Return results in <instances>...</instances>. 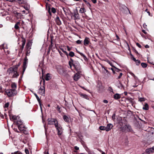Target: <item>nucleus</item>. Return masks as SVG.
I'll return each mask as SVG.
<instances>
[{"label":"nucleus","instance_id":"obj_1","mask_svg":"<svg viewBox=\"0 0 154 154\" xmlns=\"http://www.w3.org/2000/svg\"><path fill=\"white\" fill-rule=\"evenodd\" d=\"M17 68H11L8 70V72L9 73H12L13 78L17 77L19 75L17 72L16 71Z\"/></svg>","mask_w":154,"mask_h":154},{"label":"nucleus","instance_id":"obj_2","mask_svg":"<svg viewBox=\"0 0 154 154\" xmlns=\"http://www.w3.org/2000/svg\"><path fill=\"white\" fill-rule=\"evenodd\" d=\"M70 60L71 61H72V64L74 67L75 70L77 71H79L81 69V67L78 61H77L73 60L72 59H71Z\"/></svg>","mask_w":154,"mask_h":154},{"label":"nucleus","instance_id":"obj_3","mask_svg":"<svg viewBox=\"0 0 154 154\" xmlns=\"http://www.w3.org/2000/svg\"><path fill=\"white\" fill-rule=\"evenodd\" d=\"M6 93L9 97H11L16 95L17 92L15 89H10L7 90Z\"/></svg>","mask_w":154,"mask_h":154},{"label":"nucleus","instance_id":"obj_4","mask_svg":"<svg viewBox=\"0 0 154 154\" xmlns=\"http://www.w3.org/2000/svg\"><path fill=\"white\" fill-rule=\"evenodd\" d=\"M55 127L56 128L58 135H61L63 133V129L60 125H59L58 123H56L55 124Z\"/></svg>","mask_w":154,"mask_h":154},{"label":"nucleus","instance_id":"obj_5","mask_svg":"<svg viewBox=\"0 0 154 154\" xmlns=\"http://www.w3.org/2000/svg\"><path fill=\"white\" fill-rule=\"evenodd\" d=\"M57 70L60 74L64 75H66L67 74V70L64 68L62 67L59 68Z\"/></svg>","mask_w":154,"mask_h":154},{"label":"nucleus","instance_id":"obj_6","mask_svg":"<svg viewBox=\"0 0 154 154\" xmlns=\"http://www.w3.org/2000/svg\"><path fill=\"white\" fill-rule=\"evenodd\" d=\"M48 124L50 125L54 124L55 125V124L56 123H58L57 120L55 119L49 118L48 119Z\"/></svg>","mask_w":154,"mask_h":154},{"label":"nucleus","instance_id":"obj_7","mask_svg":"<svg viewBox=\"0 0 154 154\" xmlns=\"http://www.w3.org/2000/svg\"><path fill=\"white\" fill-rule=\"evenodd\" d=\"M38 93L44 96L45 94V88L43 86L40 87L38 90Z\"/></svg>","mask_w":154,"mask_h":154},{"label":"nucleus","instance_id":"obj_8","mask_svg":"<svg viewBox=\"0 0 154 154\" xmlns=\"http://www.w3.org/2000/svg\"><path fill=\"white\" fill-rule=\"evenodd\" d=\"M81 72L78 71L77 73H76L74 75L73 77L74 80L76 81H77L81 77Z\"/></svg>","mask_w":154,"mask_h":154},{"label":"nucleus","instance_id":"obj_9","mask_svg":"<svg viewBox=\"0 0 154 154\" xmlns=\"http://www.w3.org/2000/svg\"><path fill=\"white\" fill-rule=\"evenodd\" d=\"M113 127L112 125L110 124L109 123L107 125L106 128V131H108L111 130V129Z\"/></svg>","mask_w":154,"mask_h":154},{"label":"nucleus","instance_id":"obj_10","mask_svg":"<svg viewBox=\"0 0 154 154\" xmlns=\"http://www.w3.org/2000/svg\"><path fill=\"white\" fill-rule=\"evenodd\" d=\"M146 152L149 153L154 152V146L150 148L146 149Z\"/></svg>","mask_w":154,"mask_h":154},{"label":"nucleus","instance_id":"obj_11","mask_svg":"<svg viewBox=\"0 0 154 154\" xmlns=\"http://www.w3.org/2000/svg\"><path fill=\"white\" fill-rule=\"evenodd\" d=\"M10 118L11 119H13L14 120H17L19 119V117L18 116H13L12 115H10Z\"/></svg>","mask_w":154,"mask_h":154},{"label":"nucleus","instance_id":"obj_12","mask_svg":"<svg viewBox=\"0 0 154 154\" xmlns=\"http://www.w3.org/2000/svg\"><path fill=\"white\" fill-rule=\"evenodd\" d=\"M89 42V38H86L84 41V45H88Z\"/></svg>","mask_w":154,"mask_h":154},{"label":"nucleus","instance_id":"obj_13","mask_svg":"<svg viewBox=\"0 0 154 154\" xmlns=\"http://www.w3.org/2000/svg\"><path fill=\"white\" fill-rule=\"evenodd\" d=\"M121 97V95L118 93L115 94L114 96V98L116 100L119 99Z\"/></svg>","mask_w":154,"mask_h":154},{"label":"nucleus","instance_id":"obj_14","mask_svg":"<svg viewBox=\"0 0 154 154\" xmlns=\"http://www.w3.org/2000/svg\"><path fill=\"white\" fill-rule=\"evenodd\" d=\"M5 44H3L0 45V48H3L4 49L5 52V49L8 48L7 46L6 45H5Z\"/></svg>","mask_w":154,"mask_h":154},{"label":"nucleus","instance_id":"obj_15","mask_svg":"<svg viewBox=\"0 0 154 154\" xmlns=\"http://www.w3.org/2000/svg\"><path fill=\"white\" fill-rule=\"evenodd\" d=\"M56 21L58 25H60L61 24V22L58 17H56Z\"/></svg>","mask_w":154,"mask_h":154},{"label":"nucleus","instance_id":"obj_16","mask_svg":"<svg viewBox=\"0 0 154 154\" xmlns=\"http://www.w3.org/2000/svg\"><path fill=\"white\" fill-rule=\"evenodd\" d=\"M80 95L82 97H83L84 98H85L87 100H88L89 98H88L87 95L85 94H80Z\"/></svg>","mask_w":154,"mask_h":154},{"label":"nucleus","instance_id":"obj_17","mask_svg":"<svg viewBox=\"0 0 154 154\" xmlns=\"http://www.w3.org/2000/svg\"><path fill=\"white\" fill-rule=\"evenodd\" d=\"M11 87L13 88L12 89H15L17 88V84L15 83H12L11 84Z\"/></svg>","mask_w":154,"mask_h":154},{"label":"nucleus","instance_id":"obj_18","mask_svg":"<svg viewBox=\"0 0 154 154\" xmlns=\"http://www.w3.org/2000/svg\"><path fill=\"white\" fill-rule=\"evenodd\" d=\"M143 109L145 110H148L149 109V106L147 103H146L143 107Z\"/></svg>","mask_w":154,"mask_h":154},{"label":"nucleus","instance_id":"obj_19","mask_svg":"<svg viewBox=\"0 0 154 154\" xmlns=\"http://www.w3.org/2000/svg\"><path fill=\"white\" fill-rule=\"evenodd\" d=\"M34 94L35 96V97H36L38 101V102L40 105H41V101H40V99L37 96V94H36L35 93Z\"/></svg>","mask_w":154,"mask_h":154},{"label":"nucleus","instance_id":"obj_20","mask_svg":"<svg viewBox=\"0 0 154 154\" xmlns=\"http://www.w3.org/2000/svg\"><path fill=\"white\" fill-rule=\"evenodd\" d=\"M20 24L19 22H17L15 25L14 28L16 29H19V25Z\"/></svg>","mask_w":154,"mask_h":154},{"label":"nucleus","instance_id":"obj_21","mask_svg":"<svg viewBox=\"0 0 154 154\" xmlns=\"http://www.w3.org/2000/svg\"><path fill=\"white\" fill-rule=\"evenodd\" d=\"M50 79V74L48 73L47 74L45 77V80L47 81L49 80Z\"/></svg>","mask_w":154,"mask_h":154},{"label":"nucleus","instance_id":"obj_22","mask_svg":"<svg viewBox=\"0 0 154 154\" xmlns=\"http://www.w3.org/2000/svg\"><path fill=\"white\" fill-rule=\"evenodd\" d=\"M23 122L21 120H17V123L19 126H21L22 125Z\"/></svg>","mask_w":154,"mask_h":154},{"label":"nucleus","instance_id":"obj_23","mask_svg":"<svg viewBox=\"0 0 154 154\" xmlns=\"http://www.w3.org/2000/svg\"><path fill=\"white\" fill-rule=\"evenodd\" d=\"M23 122L21 120H17V123L19 126H21L22 125Z\"/></svg>","mask_w":154,"mask_h":154},{"label":"nucleus","instance_id":"obj_24","mask_svg":"<svg viewBox=\"0 0 154 154\" xmlns=\"http://www.w3.org/2000/svg\"><path fill=\"white\" fill-rule=\"evenodd\" d=\"M86 11L85 9L84 8H82L79 10V12L81 13H83Z\"/></svg>","mask_w":154,"mask_h":154},{"label":"nucleus","instance_id":"obj_25","mask_svg":"<svg viewBox=\"0 0 154 154\" xmlns=\"http://www.w3.org/2000/svg\"><path fill=\"white\" fill-rule=\"evenodd\" d=\"M19 4H23L25 2V0H15Z\"/></svg>","mask_w":154,"mask_h":154},{"label":"nucleus","instance_id":"obj_26","mask_svg":"<svg viewBox=\"0 0 154 154\" xmlns=\"http://www.w3.org/2000/svg\"><path fill=\"white\" fill-rule=\"evenodd\" d=\"M63 119L66 122H68L69 121V119L68 117L66 116H64L63 117Z\"/></svg>","mask_w":154,"mask_h":154},{"label":"nucleus","instance_id":"obj_27","mask_svg":"<svg viewBox=\"0 0 154 154\" xmlns=\"http://www.w3.org/2000/svg\"><path fill=\"white\" fill-rule=\"evenodd\" d=\"M27 62H24L23 64V72H24L26 68V67Z\"/></svg>","mask_w":154,"mask_h":154},{"label":"nucleus","instance_id":"obj_28","mask_svg":"<svg viewBox=\"0 0 154 154\" xmlns=\"http://www.w3.org/2000/svg\"><path fill=\"white\" fill-rule=\"evenodd\" d=\"M99 129L101 130H104L106 131V127L104 126H100L99 127Z\"/></svg>","mask_w":154,"mask_h":154},{"label":"nucleus","instance_id":"obj_29","mask_svg":"<svg viewBox=\"0 0 154 154\" xmlns=\"http://www.w3.org/2000/svg\"><path fill=\"white\" fill-rule=\"evenodd\" d=\"M142 66L143 68H146L147 66V64L145 63H141Z\"/></svg>","mask_w":154,"mask_h":154},{"label":"nucleus","instance_id":"obj_30","mask_svg":"<svg viewBox=\"0 0 154 154\" xmlns=\"http://www.w3.org/2000/svg\"><path fill=\"white\" fill-rule=\"evenodd\" d=\"M125 128H127V130L129 131H131V129L130 126L126 125Z\"/></svg>","mask_w":154,"mask_h":154},{"label":"nucleus","instance_id":"obj_31","mask_svg":"<svg viewBox=\"0 0 154 154\" xmlns=\"http://www.w3.org/2000/svg\"><path fill=\"white\" fill-rule=\"evenodd\" d=\"M69 55L71 57H72L74 55V53L73 52L71 51L69 53Z\"/></svg>","mask_w":154,"mask_h":154},{"label":"nucleus","instance_id":"obj_32","mask_svg":"<svg viewBox=\"0 0 154 154\" xmlns=\"http://www.w3.org/2000/svg\"><path fill=\"white\" fill-rule=\"evenodd\" d=\"M22 127V125H21V126H18V128L19 130L21 131H22L23 130V128Z\"/></svg>","mask_w":154,"mask_h":154},{"label":"nucleus","instance_id":"obj_33","mask_svg":"<svg viewBox=\"0 0 154 154\" xmlns=\"http://www.w3.org/2000/svg\"><path fill=\"white\" fill-rule=\"evenodd\" d=\"M78 53H79L82 56H83L84 57V59H85V58H86V56H85V55L82 53H80V52H78Z\"/></svg>","mask_w":154,"mask_h":154},{"label":"nucleus","instance_id":"obj_34","mask_svg":"<svg viewBox=\"0 0 154 154\" xmlns=\"http://www.w3.org/2000/svg\"><path fill=\"white\" fill-rule=\"evenodd\" d=\"M51 11H52V12L53 13H55L56 12V9L54 8H52V9H51Z\"/></svg>","mask_w":154,"mask_h":154},{"label":"nucleus","instance_id":"obj_35","mask_svg":"<svg viewBox=\"0 0 154 154\" xmlns=\"http://www.w3.org/2000/svg\"><path fill=\"white\" fill-rule=\"evenodd\" d=\"M108 90L110 92H112L113 93V89L111 87H109L108 88Z\"/></svg>","mask_w":154,"mask_h":154},{"label":"nucleus","instance_id":"obj_36","mask_svg":"<svg viewBox=\"0 0 154 154\" xmlns=\"http://www.w3.org/2000/svg\"><path fill=\"white\" fill-rule=\"evenodd\" d=\"M25 41H23V42L22 44V49L23 48L24 45H25Z\"/></svg>","mask_w":154,"mask_h":154},{"label":"nucleus","instance_id":"obj_37","mask_svg":"<svg viewBox=\"0 0 154 154\" xmlns=\"http://www.w3.org/2000/svg\"><path fill=\"white\" fill-rule=\"evenodd\" d=\"M139 100L140 102L143 101L145 100V99L144 98H141L139 99Z\"/></svg>","mask_w":154,"mask_h":154},{"label":"nucleus","instance_id":"obj_38","mask_svg":"<svg viewBox=\"0 0 154 154\" xmlns=\"http://www.w3.org/2000/svg\"><path fill=\"white\" fill-rule=\"evenodd\" d=\"M63 9L65 14H66V11L67 10V9L66 8H63Z\"/></svg>","mask_w":154,"mask_h":154},{"label":"nucleus","instance_id":"obj_39","mask_svg":"<svg viewBox=\"0 0 154 154\" xmlns=\"http://www.w3.org/2000/svg\"><path fill=\"white\" fill-rule=\"evenodd\" d=\"M82 41H81L80 40H78L76 41V42L78 44H80L81 43Z\"/></svg>","mask_w":154,"mask_h":154},{"label":"nucleus","instance_id":"obj_40","mask_svg":"<svg viewBox=\"0 0 154 154\" xmlns=\"http://www.w3.org/2000/svg\"><path fill=\"white\" fill-rule=\"evenodd\" d=\"M69 65L70 68H71L72 67V61H70L69 62Z\"/></svg>","mask_w":154,"mask_h":154},{"label":"nucleus","instance_id":"obj_41","mask_svg":"<svg viewBox=\"0 0 154 154\" xmlns=\"http://www.w3.org/2000/svg\"><path fill=\"white\" fill-rule=\"evenodd\" d=\"M122 73H121V72H120L119 73V75L118 77V79H120L121 78V76H122Z\"/></svg>","mask_w":154,"mask_h":154},{"label":"nucleus","instance_id":"obj_42","mask_svg":"<svg viewBox=\"0 0 154 154\" xmlns=\"http://www.w3.org/2000/svg\"><path fill=\"white\" fill-rule=\"evenodd\" d=\"M9 104L8 103H6L5 105V107H8V106H9Z\"/></svg>","mask_w":154,"mask_h":154},{"label":"nucleus","instance_id":"obj_43","mask_svg":"<svg viewBox=\"0 0 154 154\" xmlns=\"http://www.w3.org/2000/svg\"><path fill=\"white\" fill-rule=\"evenodd\" d=\"M25 152L26 154H29V152L28 149H25Z\"/></svg>","mask_w":154,"mask_h":154},{"label":"nucleus","instance_id":"obj_44","mask_svg":"<svg viewBox=\"0 0 154 154\" xmlns=\"http://www.w3.org/2000/svg\"><path fill=\"white\" fill-rule=\"evenodd\" d=\"M136 63L137 65H139L140 63V61L139 60H137L136 61Z\"/></svg>","mask_w":154,"mask_h":154},{"label":"nucleus","instance_id":"obj_45","mask_svg":"<svg viewBox=\"0 0 154 154\" xmlns=\"http://www.w3.org/2000/svg\"><path fill=\"white\" fill-rule=\"evenodd\" d=\"M112 118L113 119H115V114H114L112 116Z\"/></svg>","mask_w":154,"mask_h":154},{"label":"nucleus","instance_id":"obj_46","mask_svg":"<svg viewBox=\"0 0 154 154\" xmlns=\"http://www.w3.org/2000/svg\"><path fill=\"white\" fill-rule=\"evenodd\" d=\"M61 50H62V51L63 52H64L66 55H68V53H67V52L64 50L63 49H61Z\"/></svg>","mask_w":154,"mask_h":154},{"label":"nucleus","instance_id":"obj_47","mask_svg":"<svg viewBox=\"0 0 154 154\" xmlns=\"http://www.w3.org/2000/svg\"><path fill=\"white\" fill-rule=\"evenodd\" d=\"M137 46L139 48H141V45L138 43H137L136 44Z\"/></svg>","mask_w":154,"mask_h":154},{"label":"nucleus","instance_id":"obj_48","mask_svg":"<svg viewBox=\"0 0 154 154\" xmlns=\"http://www.w3.org/2000/svg\"><path fill=\"white\" fill-rule=\"evenodd\" d=\"M124 8H125V11H128L129 12H130L129 11L128 9V8L127 7H125Z\"/></svg>","mask_w":154,"mask_h":154},{"label":"nucleus","instance_id":"obj_49","mask_svg":"<svg viewBox=\"0 0 154 154\" xmlns=\"http://www.w3.org/2000/svg\"><path fill=\"white\" fill-rule=\"evenodd\" d=\"M143 26L144 28H146L147 27V25L146 23H144L143 25Z\"/></svg>","mask_w":154,"mask_h":154},{"label":"nucleus","instance_id":"obj_50","mask_svg":"<svg viewBox=\"0 0 154 154\" xmlns=\"http://www.w3.org/2000/svg\"><path fill=\"white\" fill-rule=\"evenodd\" d=\"M103 102L105 103H108V101L107 100H103Z\"/></svg>","mask_w":154,"mask_h":154},{"label":"nucleus","instance_id":"obj_51","mask_svg":"<svg viewBox=\"0 0 154 154\" xmlns=\"http://www.w3.org/2000/svg\"><path fill=\"white\" fill-rule=\"evenodd\" d=\"M127 100H128V101L130 102H131L132 101V99L131 98H128L127 99Z\"/></svg>","mask_w":154,"mask_h":154},{"label":"nucleus","instance_id":"obj_52","mask_svg":"<svg viewBox=\"0 0 154 154\" xmlns=\"http://www.w3.org/2000/svg\"><path fill=\"white\" fill-rule=\"evenodd\" d=\"M74 148L75 149L77 150H78L79 149V147H78L77 146H75L74 147Z\"/></svg>","mask_w":154,"mask_h":154},{"label":"nucleus","instance_id":"obj_53","mask_svg":"<svg viewBox=\"0 0 154 154\" xmlns=\"http://www.w3.org/2000/svg\"><path fill=\"white\" fill-rule=\"evenodd\" d=\"M116 68V69H115V71L117 72H119V71H120V70L118 69H117V68Z\"/></svg>","mask_w":154,"mask_h":154},{"label":"nucleus","instance_id":"obj_54","mask_svg":"<svg viewBox=\"0 0 154 154\" xmlns=\"http://www.w3.org/2000/svg\"><path fill=\"white\" fill-rule=\"evenodd\" d=\"M91 1L94 3H95L97 2L96 0H91Z\"/></svg>","mask_w":154,"mask_h":154},{"label":"nucleus","instance_id":"obj_55","mask_svg":"<svg viewBox=\"0 0 154 154\" xmlns=\"http://www.w3.org/2000/svg\"><path fill=\"white\" fill-rule=\"evenodd\" d=\"M102 68H103V69H104V70H105V71H106V72H108V71L105 68H104L103 66H102Z\"/></svg>","mask_w":154,"mask_h":154},{"label":"nucleus","instance_id":"obj_56","mask_svg":"<svg viewBox=\"0 0 154 154\" xmlns=\"http://www.w3.org/2000/svg\"><path fill=\"white\" fill-rule=\"evenodd\" d=\"M142 32H143L144 34H147L146 32L144 30H143Z\"/></svg>","mask_w":154,"mask_h":154},{"label":"nucleus","instance_id":"obj_57","mask_svg":"<svg viewBox=\"0 0 154 154\" xmlns=\"http://www.w3.org/2000/svg\"><path fill=\"white\" fill-rule=\"evenodd\" d=\"M145 47L146 48H149V46L148 45H146L145 46Z\"/></svg>","mask_w":154,"mask_h":154},{"label":"nucleus","instance_id":"obj_58","mask_svg":"<svg viewBox=\"0 0 154 154\" xmlns=\"http://www.w3.org/2000/svg\"><path fill=\"white\" fill-rule=\"evenodd\" d=\"M27 58L26 57H25L24 60V62H27Z\"/></svg>","mask_w":154,"mask_h":154},{"label":"nucleus","instance_id":"obj_59","mask_svg":"<svg viewBox=\"0 0 154 154\" xmlns=\"http://www.w3.org/2000/svg\"><path fill=\"white\" fill-rule=\"evenodd\" d=\"M67 47L68 50V51H70L71 50V49L68 46H67Z\"/></svg>","mask_w":154,"mask_h":154},{"label":"nucleus","instance_id":"obj_60","mask_svg":"<svg viewBox=\"0 0 154 154\" xmlns=\"http://www.w3.org/2000/svg\"><path fill=\"white\" fill-rule=\"evenodd\" d=\"M100 151L102 152V154H105V153L104 152L102 151L101 150H100Z\"/></svg>","mask_w":154,"mask_h":154},{"label":"nucleus","instance_id":"obj_61","mask_svg":"<svg viewBox=\"0 0 154 154\" xmlns=\"http://www.w3.org/2000/svg\"><path fill=\"white\" fill-rule=\"evenodd\" d=\"M107 62L111 66H112L111 63L109 61V60L107 61Z\"/></svg>","mask_w":154,"mask_h":154},{"label":"nucleus","instance_id":"obj_62","mask_svg":"<svg viewBox=\"0 0 154 154\" xmlns=\"http://www.w3.org/2000/svg\"><path fill=\"white\" fill-rule=\"evenodd\" d=\"M15 154H22L20 152H17Z\"/></svg>","mask_w":154,"mask_h":154},{"label":"nucleus","instance_id":"obj_63","mask_svg":"<svg viewBox=\"0 0 154 154\" xmlns=\"http://www.w3.org/2000/svg\"><path fill=\"white\" fill-rule=\"evenodd\" d=\"M133 60L134 61H136V60H136V59H135V58H134V57H133Z\"/></svg>","mask_w":154,"mask_h":154},{"label":"nucleus","instance_id":"obj_64","mask_svg":"<svg viewBox=\"0 0 154 154\" xmlns=\"http://www.w3.org/2000/svg\"><path fill=\"white\" fill-rule=\"evenodd\" d=\"M124 94L125 95H126L127 94V92H124Z\"/></svg>","mask_w":154,"mask_h":154}]
</instances>
